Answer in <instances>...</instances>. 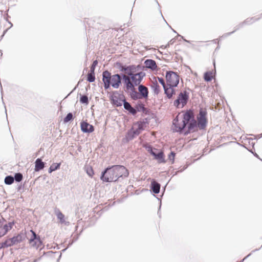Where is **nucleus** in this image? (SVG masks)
I'll use <instances>...</instances> for the list:
<instances>
[{"instance_id": "bb28decb", "label": "nucleus", "mask_w": 262, "mask_h": 262, "mask_svg": "<svg viewBox=\"0 0 262 262\" xmlns=\"http://www.w3.org/2000/svg\"><path fill=\"white\" fill-rule=\"evenodd\" d=\"M57 215L58 220L61 223L65 225L67 224V222L64 220V214H57Z\"/></svg>"}, {"instance_id": "7c9ffc66", "label": "nucleus", "mask_w": 262, "mask_h": 262, "mask_svg": "<svg viewBox=\"0 0 262 262\" xmlns=\"http://www.w3.org/2000/svg\"><path fill=\"white\" fill-rule=\"evenodd\" d=\"M15 180L17 182H20L23 179V175L20 173H17L14 177Z\"/></svg>"}, {"instance_id": "a878e982", "label": "nucleus", "mask_w": 262, "mask_h": 262, "mask_svg": "<svg viewBox=\"0 0 262 262\" xmlns=\"http://www.w3.org/2000/svg\"><path fill=\"white\" fill-rule=\"evenodd\" d=\"M14 182V178L12 176H7L5 179V183L6 184L10 185Z\"/></svg>"}, {"instance_id": "39448f33", "label": "nucleus", "mask_w": 262, "mask_h": 262, "mask_svg": "<svg viewBox=\"0 0 262 262\" xmlns=\"http://www.w3.org/2000/svg\"><path fill=\"white\" fill-rule=\"evenodd\" d=\"M167 84L169 86H177L179 82V75L174 72L168 71L166 74Z\"/></svg>"}, {"instance_id": "393cba45", "label": "nucleus", "mask_w": 262, "mask_h": 262, "mask_svg": "<svg viewBox=\"0 0 262 262\" xmlns=\"http://www.w3.org/2000/svg\"><path fill=\"white\" fill-rule=\"evenodd\" d=\"M145 148L146 150L152 156L155 155V152L158 150L157 149L153 148L151 146H146Z\"/></svg>"}, {"instance_id": "423d86ee", "label": "nucleus", "mask_w": 262, "mask_h": 262, "mask_svg": "<svg viewBox=\"0 0 262 262\" xmlns=\"http://www.w3.org/2000/svg\"><path fill=\"white\" fill-rule=\"evenodd\" d=\"M206 116V111L203 108H201L197 117L198 126L200 129L204 128L206 125L207 122Z\"/></svg>"}, {"instance_id": "4be33fe9", "label": "nucleus", "mask_w": 262, "mask_h": 262, "mask_svg": "<svg viewBox=\"0 0 262 262\" xmlns=\"http://www.w3.org/2000/svg\"><path fill=\"white\" fill-rule=\"evenodd\" d=\"M60 163H53L51 165V166H50V167L49 168V173H51L52 171H55V170L59 169V167H60Z\"/></svg>"}, {"instance_id": "b1692460", "label": "nucleus", "mask_w": 262, "mask_h": 262, "mask_svg": "<svg viewBox=\"0 0 262 262\" xmlns=\"http://www.w3.org/2000/svg\"><path fill=\"white\" fill-rule=\"evenodd\" d=\"M87 80L88 81H89L90 82H92L95 81V73L94 72L90 71V73H89L88 74Z\"/></svg>"}, {"instance_id": "4468645a", "label": "nucleus", "mask_w": 262, "mask_h": 262, "mask_svg": "<svg viewBox=\"0 0 262 262\" xmlns=\"http://www.w3.org/2000/svg\"><path fill=\"white\" fill-rule=\"evenodd\" d=\"M154 158L155 159L157 160L158 161V162L160 163H165L166 161L164 159V154L162 151H161L159 152H157V151L155 152V155H154Z\"/></svg>"}, {"instance_id": "5701e85b", "label": "nucleus", "mask_w": 262, "mask_h": 262, "mask_svg": "<svg viewBox=\"0 0 262 262\" xmlns=\"http://www.w3.org/2000/svg\"><path fill=\"white\" fill-rule=\"evenodd\" d=\"M85 171L86 173L90 177H93L94 174V171L92 166H87L85 167Z\"/></svg>"}, {"instance_id": "ddd939ff", "label": "nucleus", "mask_w": 262, "mask_h": 262, "mask_svg": "<svg viewBox=\"0 0 262 262\" xmlns=\"http://www.w3.org/2000/svg\"><path fill=\"white\" fill-rule=\"evenodd\" d=\"M44 167L45 163L40 159H37L35 162V171H38L42 169Z\"/></svg>"}, {"instance_id": "72a5a7b5", "label": "nucleus", "mask_w": 262, "mask_h": 262, "mask_svg": "<svg viewBox=\"0 0 262 262\" xmlns=\"http://www.w3.org/2000/svg\"><path fill=\"white\" fill-rule=\"evenodd\" d=\"M158 80H159V82L162 85V86H163L164 88L165 87H166L164 80L163 78H158Z\"/></svg>"}, {"instance_id": "473e14b6", "label": "nucleus", "mask_w": 262, "mask_h": 262, "mask_svg": "<svg viewBox=\"0 0 262 262\" xmlns=\"http://www.w3.org/2000/svg\"><path fill=\"white\" fill-rule=\"evenodd\" d=\"M153 87L155 89V91L156 92H157V93H158L160 90V86L157 83H154V85H153Z\"/></svg>"}, {"instance_id": "412c9836", "label": "nucleus", "mask_w": 262, "mask_h": 262, "mask_svg": "<svg viewBox=\"0 0 262 262\" xmlns=\"http://www.w3.org/2000/svg\"><path fill=\"white\" fill-rule=\"evenodd\" d=\"M213 77V73L211 71L207 72L204 74V79L206 81H210Z\"/></svg>"}, {"instance_id": "dca6fc26", "label": "nucleus", "mask_w": 262, "mask_h": 262, "mask_svg": "<svg viewBox=\"0 0 262 262\" xmlns=\"http://www.w3.org/2000/svg\"><path fill=\"white\" fill-rule=\"evenodd\" d=\"M138 90L142 97L144 98L147 97L148 91L147 88L146 86L143 85H140L139 86Z\"/></svg>"}, {"instance_id": "2f4dec72", "label": "nucleus", "mask_w": 262, "mask_h": 262, "mask_svg": "<svg viewBox=\"0 0 262 262\" xmlns=\"http://www.w3.org/2000/svg\"><path fill=\"white\" fill-rule=\"evenodd\" d=\"M98 64V61L97 60H95L93 61V64L91 67V72H94V71H95V67H96V66Z\"/></svg>"}, {"instance_id": "c756f323", "label": "nucleus", "mask_w": 262, "mask_h": 262, "mask_svg": "<svg viewBox=\"0 0 262 262\" xmlns=\"http://www.w3.org/2000/svg\"><path fill=\"white\" fill-rule=\"evenodd\" d=\"M73 119V115L71 113L67 114V116L64 118L63 121L64 123L68 122Z\"/></svg>"}, {"instance_id": "0eeeda50", "label": "nucleus", "mask_w": 262, "mask_h": 262, "mask_svg": "<svg viewBox=\"0 0 262 262\" xmlns=\"http://www.w3.org/2000/svg\"><path fill=\"white\" fill-rule=\"evenodd\" d=\"M189 96L186 92L181 93L178 99L174 101V104L178 108L183 107L187 102Z\"/></svg>"}, {"instance_id": "aec40b11", "label": "nucleus", "mask_w": 262, "mask_h": 262, "mask_svg": "<svg viewBox=\"0 0 262 262\" xmlns=\"http://www.w3.org/2000/svg\"><path fill=\"white\" fill-rule=\"evenodd\" d=\"M173 87V86H169V88L165 87L164 88L165 90V93L166 94L168 98L171 97L174 93V90L172 88Z\"/></svg>"}, {"instance_id": "f257e3e1", "label": "nucleus", "mask_w": 262, "mask_h": 262, "mask_svg": "<svg viewBox=\"0 0 262 262\" xmlns=\"http://www.w3.org/2000/svg\"><path fill=\"white\" fill-rule=\"evenodd\" d=\"M124 74L122 75L123 83L125 91L134 93L135 87L140 84L144 76V73L139 66H130L123 67Z\"/></svg>"}, {"instance_id": "20e7f679", "label": "nucleus", "mask_w": 262, "mask_h": 262, "mask_svg": "<svg viewBox=\"0 0 262 262\" xmlns=\"http://www.w3.org/2000/svg\"><path fill=\"white\" fill-rule=\"evenodd\" d=\"M102 80L105 89H108L110 85L115 89H118L121 83V78L119 74L111 75V74L107 71L103 72Z\"/></svg>"}, {"instance_id": "f03ea898", "label": "nucleus", "mask_w": 262, "mask_h": 262, "mask_svg": "<svg viewBox=\"0 0 262 262\" xmlns=\"http://www.w3.org/2000/svg\"><path fill=\"white\" fill-rule=\"evenodd\" d=\"M129 174L128 169L122 165H115L107 168L102 173L101 179L106 182L117 181L119 178L127 177Z\"/></svg>"}, {"instance_id": "c9c22d12", "label": "nucleus", "mask_w": 262, "mask_h": 262, "mask_svg": "<svg viewBox=\"0 0 262 262\" xmlns=\"http://www.w3.org/2000/svg\"><path fill=\"white\" fill-rule=\"evenodd\" d=\"M38 261V259H35L33 262H37Z\"/></svg>"}, {"instance_id": "f8f14e48", "label": "nucleus", "mask_w": 262, "mask_h": 262, "mask_svg": "<svg viewBox=\"0 0 262 262\" xmlns=\"http://www.w3.org/2000/svg\"><path fill=\"white\" fill-rule=\"evenodd\" d=\"M144 63L147 68L150 69L152 71L157 70V66L155 60L147 59L145 61Z\"/></svg>"}, {"instance_id": "7ed1b4c3", "label": "nucleus", "mask_w": 262, "mask_h": 262, "mask_svg": "<svg viewBox=\"0 0 262 262\" xmlns=\"http://www.w3.org/2000/svg\"><path fill=\"white\" fill-rule=\"evenodd\" d=\"M191 117H192L191 111L179 113L173 120V130L177 132L182 131L186 127L187 123H188Z\"/></svg>"}, {"instance_id": "1a4fd4ad", "label": "nucleus", "mask_w": 262, "mask_h": 262, "mask_svg": "<svg viewBox=\"0 0 262 262\" xmlns=\"http://www.w3.org/2000/svg\"><path fill=\"white\" fill-rule=\"evenodd\" d=\"M188 124L187 126V130L185 132V134H187L189 133H193L198 130V124L197 123L196 121L194 119V114L192 112V117L189 120L188 123H187Z\"/></svg>"}, {"instance_id": "6e6552de", "label": "nucleus", "mask_w": 262, "mask_h": 262, "mask_svg": "<svg viewBox=\"0 0 262 262\" xmlns=\"http://www.w3.org/2000/svg\"><path fill=\"white\" fill-rule=\"evenodd\" d=\"M31 236L29 238L30 244L32 246L36 248L39 247L41 245V241L39 237L33 230H30Z\"/></svg>"}, {"instance_id": "e433bc0d", "label": "nucleus", "mask_w": 262, "mask_h": 262, "mask_svg": "<svg viewBox=\"0 0 262 262\" xmlns=\"http://www.w3.org/2000/svg\"><path fill=\"white\" fill-rule=\"evenodd\" d=\"M10 25H10V27H11L12 26V24H11L10 23Z\"/></svg>"}, {"instance_id": "a211bd4d", "label": "nucleus", "mask_w": 262, "mask_h": 262, "mask_svg": "<svg viewBox=\"0 0 262 262\" xmlns=\"http://www.w3.org/2000/svg\"><path fill=\"white\" fill-rule=\"evenodd\" d=\"M12 240L10 238L7 239L5 242L0 243V248H4L13 246Z\"/></svg>"}, {"instance_id": "9b49d317", "label": "nucleus", "mask_w": 262, "mask_h": 262, "mask_svg": "<svg viewBox=\"0 0 262 262\" xmlns=\"http://www.w3.org/2000/svg\"><path fill=\"white\" fill-rule=\"evenodd\" d=\"M111 101L113 104L116 105L117 106H120L122 105L125 100L120 98L118 95H113L111 98Z\"/></svg>"}, {"instance_id": "6ab92c4d", "label": "nucleus", "mask_w": 262, "mask_h": 262, "mask_svg": "<svg viewBox=\"0 0 262 262\" xmlns=\"http://www.w3.org/2000/svg\"><path fill=\"white\" fill-rule=\"evenodd\" d=\"M151 186L153 192L155 193H158L160 191V185L156 182H153L151 183Z\"/></svg>"}, {"instance_id": "2eb2a0df", "label": "nucleus", "mask_w": 262, "mask_h": 262, "mask_svg": "<svg viewBox=\"0 0 262 262\" xmlns=\"http://www.w3.org/2000/svg\"><path fill=\"white\" fill-rule=\"evenodd\" d=\"M123 105L124 108L128 111L131 114L135 115L137 113L136 110L133 108L128 102L125 101L123 103Z\"/></svg>"}, {"instance_id": "9d476101", "label": "nucleus", "mask_w": 262, "mask_h": 262, "mask_svg": "<svg viewBox=\"0 0 262 262\" xmlns=\"http://www.w3.org/2000/svg\"><path fill=\"white\" fill-rule=\"evenodd\" d=\"M81 130L84 133H92L94 130V126L86 122L82 121L80 123Z\"/></svg>"}, {"instance_id": "cd10ccee", "label": "nucleus", "mask_w": 262, "mask_h": 262, "mask_svg": "<svg viewBox=\"0 0 262 262\" xmlns=\"http://www.w3.org/2000/svg\"><path fill=\"white\" fill-rule=\"evenodd\" d=\"M80 101L82 103L88 104L89 103L88 97L85 95L82 96L80 97Z\"/></svg>"}, {"instance_id": "c85d7f7f", "label": "nucleus", "mask_w": 262, "mask_h": 262, "mask_svg": "<svg viewBox=\"0 0 262 262\" xmlns=\"http://www.w3.org/2000/svg\"><path fill=\"white\" fill-rule=\"evenodd\" d=\"M176 154L172 151L168 155V160L171 162V164H173L174 162V158H175Z\"/></svg>"}, {"instance_id": "f3484780", "label": "nucleus", "mask_w": 262, "mask_h": 262, "mask_svg": "<svg viewBox=\"0 0 262 262\" xmlns=\"http://www.w3.org/2000/svg\"><path fill=\"white\" fill-rule=\"evenodd\" d=\"M13 245L20 243L23 239V236L21 234H18L16 236L11 238Z\"/></svg>"}, {"instance_id": "f704fd0d", "label": "nucleus", "mask_w": 262, "mask_h": 262, "mask_svg": "<svg viewBox=\"0 0 262 262\" xmlns=\"http://www.w3.org/2000/svg\"><path fill=\"white\" fill-rule=\"evenodd\" d=\"M250 255V254H249V255H248L246 257H245L242 261H240V262H243L247 257H248V256H249Z\"/></svg>"}]
</instances>
